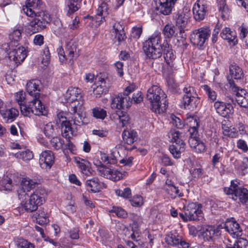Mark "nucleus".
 <instances>
[{"mask_svg":"<svg viewBox=\"0 0 248 248\" xmlns=\"http://www.w3.org/2000/svg\"><path fill=\"white\" fill-rule=\"evenodd\" d=\"M143 49L147 57L152 59L160 58L164 50V57L167 64L170 67H173L176 56L171 47L162 45L159 33L153 34L145 41L143 43Z\"/></svg>","mask_w":248,"mask_h":248,"instance_id":"obj_1","label":"nucleus"},{"mask_svg":"<svg viewBox=\"0 0 248 248\" xmlns=\"http://www.w3.org/2000/svg\"><path fill=\"white\" fill-rule=\"evenodd\" d=\"M32 6L26 4L23 6V11L28 16L34 18L29 23V29L33 32H39L46 27L50 22V16L45 11L36 12Z\"/></svg>","mask_w":248,"mask_h":248,"instance_id":"obj_2","label":"nucleus"},{"mask_svg":"<svg viewBox=\"0 0 248 248\" xmlns=\"http://www.w3.org/2000/svg\"><path fill=\"white\" fill-rule=\"evenodd\" d=\"M167 95L164 91L158 86L153 85L147 93L146 98L151 104L153 111L161 113L167 108Z\"/></svg>","mask_w":248,"mask_h":248,"instance_id":"obj_3","label":"nucleus"},{"mask_svg":"<svg viewBox=\"0 0 248 248\" xmlns=\"http://www.w3.org/2000/svg\"><path fill=\"white\" fill-rule=\"evenodd\" d=\"M46 190L43 188H38L35 189L30 197L29 199L26 202L21 200V205L24 209L29 212L36 211L38 206L43 204L44 202V195Z\"/></svg>","mask_w":248,"mask_h":248,"instance_id":"obj_4","label":"nucleus"},{"mask_svg":"<svg viewBox=\"0 0 248 248\" xmlns=\"http://www.w3.org/2000/svg\"><path fill=\"white\" fill-rule=\"evenodd\" d=\"M58 54L61 62L68 61L70 64H72L79 55L77 43L73 40L66 41L65 51L60 48L58 49Z\"/></svg>","mask_w":248,"mask_h":248,"instance_id":"obj_5","label":"nucleus"},{"mask_svg":"<svg viewBox=\"0 0 248 248\" xmlns=\"http://www.w3.org/2000/svg\"><path fill=\"white\" fill-rule=\"evenodd\" d=\"M21 113L24 116L31 117L32 115H46L47 111L42 105L39 97L34 98L27 105L21 107Z\"/></svg>","mask_w":248,"mask_h":248,"instance_id":"obj_6","label":"nucleus"},{"mask_svg":"<svg viewBox=\"0 0 248 248\" xmlns=\"http://www.w3.org/2000/svg\"><path fill=\"white\" fill-rule=\"evenodd\" d=\"M6 49L7 50V55L9 60L14 65L17 66L20 64L27 57V50L22 46L16 47L13 44H9Z\"/></svg>","mask_w":248,"mask_h":248,"instance_id":"obj_7","label":"nucleus"},{"mask_svg":"<svg viewBox=\"0 0 248 248\" xmlns=\"http://www.w3.org/2000/svg\"><path fill=\"white\" fill-rule=\"evenodd\" d=\"M183 92L185 93L182 102L184 108L189 110H193L200 103V99L197 96L196 93L193 87L186 86Z\"/></svg>","mask_w":248,"mask_h":248,"instance_id":"obj_8","label":"nucleus"},{"mask_svg":"<svg viewBox=\"0 0 248 248\" xmlns=\"http://www.w3.org/2000/svg\"><path fill=\"white\" fill-rule=\"evenodd\" d=\"M211 31L207 27L195 30L190 35L191 42L195 46L201 47L208 40Z\"/></svg>","mask_w":248,"mask_h":248,"instance_id":"obj_9","label":"nucleus"},{"mask_svg":"<svg viewBox=\"0 0 248 248\" xmlns=\"http://www.w3.org/2000/svg\"><path fill=\"white\" fill-rule=\"evenodd\" d=\"M224 191L227 195H234L235 197H238L242 203H245L248 200V190L238 186L233 181H232L230 187L224 188Z\"/></svg>","mask_w":248,"mask_h":248,"instance_id":"obj_10","label":"nucleus"},{"mask_svg":"<svg viewBox=\"0 0 248 248\" xmlns=\"http://www.w3.org/2000/svg\"><path fill=\"white\" fill-rule=\"evenodd\" d=\"M232 104H234V100L230 97L227 103L217 101L214 103V108L217 113L224 117H229L233 113V107Z\"/></svg>","mask_w":248,"mask_h":248,"instance_id":"obj_11","label":"nucleus"},{"mask_svg":"<svg viewBox=\"0 0 248 248\" xmlns=\"http://www.w3.org/2000/svg\"><path fill=\"white\" fill-rule=\"evenodd\" d=\"M39 183V181L35 179L23 178L21 182V188L18 191L19 199L26 200L27 197H29L27 192L34 188Z\"/></svg>","mask_w":248,"mask_h":248,"instance_id":"obj_12","label":"nucleus"},{"mask_svg":"<svg viewBox=\"0 0 248 248\" xmlns=\"http://www.w3.org/2000/svg\"><path fill=\"white\" fill-rule=\"evenodd\" d=\"M131 104L132 101L126 93H120L112 98L111 107L113 109H125Z\"/></svg>","mask_w":248,"mask_h":248,"instance_id":"obj_13","label":"nucleus"},{"mask_svg":"<svg viewBox=\"0 0 248 248\" xmlns=\"http://www.w3.org/2000/svg\"><path fill=\"white\" fill-rule=\"evenodd\" d=\"M190 16V10L187 7H184L174 14L173 19L175 21L176 26L180 28V32L187 25Z\"/></svg>","mask_w":248,"mask_h":248,"instance_id":"obj_14","label":"nucleus"},{"mask_svg":"<svg viewBox=\"0 0 248 248\" xmlns=\"http://www.w3.org/2000/svg\"><path fill=\"white\" fill-rule=\"evenodd\" d=\"M228 80L232 89H235L234 91L236 92L234 101H236L242 107H248V93L245 90L239 89L236 87L234 82L232 79H230L228 77Z\"/></svg>","mask_w":248,"mask_h":248,"instance_id":"obj_15","label":"nucleus"},{"mask_svg":"<svg viewBox=\"0 0 248 248\" xmlns=\"http://www.w3.org/2000/svg\"><path fill=\"white\" fill-rule=\"evenodd\" d=\"M207 11V2L204 0H197L193 7V13L196 21L202 20Z\"/></svg>","mask_w":248,"mask_h":248,"instance_id":"obj_16","label":"nucleus"},{"mask_svg":"<svg viewBox=\"0 0 248 248\" xmlns=\"http://www.w3.org/2000/svg\"><path fill=\"white\" fill-rule=\"evenodd\" d=\"M99 174L106 178L113 181H119L123 178V174L118 170L104 166L99 168Z\"/></svg>","mask_w":248,"mask_h":248,"instance_id":"obj_17","label":"nucleus"},{"mask_svg":"<svg viewBox=\"0 0 248 248\" xmlns=\"http://www.w3.org/2000/svg\"><path fill=\"white\" fill-rule=\"evenodd\" d=\"M185 215L189 221L200 220L202 217V212L196 203H189L185 208Z\"/></svg>","mask_w":248,"mask_h":248,"instance_id":"obj_18","label":"nucleus"},{"mask_svg":"<svg viewBox=\"0 0 248 248\" xmlns=\"http://www.w3.org/2000/svg\"><path fill=\"white\" fill-rule=\"evenodd\" d=\"M53 153L49 150L43 152L40 155L39 163L42 169L49 170L54 162Z\"/></svg>","mask_w":248,"mask_h":248,"instance_id":"obj_19","label":"nucleus"},{"mask_svg":"<svg viewBox=\"0 0 248 248\" xmlns=\"http://www.w3.org/2000/svg\"><path fill=\"white\" fill-rule=\"evenodd\" d=\"M98 79V85L93 89V93L96 97H100L101 94H106L109 88V83L107 78H105L102 76H98L96 79Z\"/></svg>","mask_w":248,"mask_h":248,"instance_id":"obj_20","label":"nucleus"},{"mask_svg":"<svg viewBox=\"0 0 248 248\" xmlns=\"http://www.w3.org/2000/svg\"><path fill=\"white\" fill-rule=\"evenodd\" d=\"M166 242L170 245L177 247L178 248H188L189 244L181 237L173 234H168L165 238Z\"/></svg>","mask_w":248,"mask_h":248,"instance_id":"obj_21","label":"nucleus"},{"mask_svg":"<svg viewBox=\"0 0 248 248\" xmlns=\"http://www.w3.org/2000/svg\"><path fill=\"white\" fill-rule=\"evenodd\" d=\"M224 228L233 237H239L242 235V230L239 224L233 220L227 221Z\"/></svg>","mask_w":248,"mask_h":248,"instance_id":"obj_22","label":"nucleus"},{"mask_svg":"<svg viewBox=\"0 0 248 248\" xmlns=\"http://www.w3.org/2000/svg\"><path fill=\"white\" fill-rule=\"evenodd\" d=\"M177 0H159V5L156 9L159 13L164 15H170Z\"/></svg>","mask_w":248,"mask_h":248,"instance_id":"obj_23","label":"nucleus"},{"mask_svg":"<svg viewBox=\"0 0 248 248\" xmlns=\"http://www.w3.org/2000/svg\"><path fill=\"white\" fill-rule=\"evenodd\" d=\"M41 88V81L38 79H32L26 84L27 92L34 98L39 97Z\"/></svg>","mask_w":248,"mask_h":248,"instance_id":"obj_24","label":"nucleus"},{"mask_svg":"<svg viewBox=\"0 0 248 248\" xmlns=\"http://www.w3.org/2000/svg\"><path fill=\"white\" fill-rule=\"evenodd\" d=\"M137 132L133 130L130 131L124 130L122 136L124 143L126 144L124 145L126 149L132 150L134 148V146L132 147H128V145H131L134 143L137 139Z\"/></svg>","mask_w":248,"mask_h":248,"instance_id":"obj_25","label":"nucleus"},{"mask_svg":"<svg viewBox=\"0 0 248 248\" xmlns=\"http://www.w3.org/2000/svg\"><path fill=\"white\" fill-rule=\"evenodd\" d=\"M65 96L67 102L69 103L83 97L80 89L74 87L69 88L66 92Z\"/></svg>","mask_w":248,"mask_h":248,"instance_id":"obj_26","label":"nucleus"},{"mask_svg":"<svg viewBox=\"0 0 248 248\" xmlns=\"http://www.w3.org/2000/svg\"><path fill=\"white\" fill-rule=\"evenodd\" d=\"M19 112L15 108L0 110V114L7 123L13 122L18 115Z\"/></svg>","mask_w":248,"mask_h":248,"instance_id":"obj_27","label":"nucleus"},{"mask_svg":"<svg viewBox=\"0 0 248 248\" xmlns=\"http://www.w3.org/2000/svg\"><path fill=\"white\" fill-rule=\"evenodd\" d=\"M220 36L222 39L228 40L230 45L232 46L235 45L237 43L235 33L232 31L229 28L226 27L222 30Z\"/></svg>","mask_w":248,"mask_h":248,"instance_id":"obj_28","label":"nucleus"},{"mask_svg":"<svg viewBox=\"0 0 248 248\" xmlns=\"http://www.w3.org/2000/svg\"><path fill=\"white\" fill-rule=\"evenodd\" d=\"M218 231L212 226H206L203 227L202 229V236L204 241H213V237Z\"/></svg>","mask_w":248,"mask_h":248,"instance_id":"obj_29","label":"nucleus"},{"mask_svg":"<svg viewBox=\"0 0 248 248\" xmlns=\"http://www.w3.org/2000/svg\"><path fill=\"white\" fill-rule=\"evenodd\" d=\"M74 160L82 173L86 175L91 174L90 163L87 160L78 157H75Z\"/></svg>","mask_w":248,"mask_h":248,"instance_id":"obj_30","label":"nucleus"},{"mask_svg":"<svg viewBox=\"0 0 248 248\" xmlns=\"http://www.w3.org/2000/svg\"><path fill=\"white\" fill-rule=\"evenodd\" d=\"M102 185L103 184L99 181L97 178L87 180L86 182V186L88 190L93 192H97L100 191Z\"/></svg>","mask_w":248,"mask_h":248,"instance_id":"obj_31","label":"nucleus"},{"mask_svg":"<svg viewBox=\"0 0 248 248\" xmlns=\"http://www.w3.org/2000/svg\"><path fill=\"white\" fill-rule=\"evenodd\" d=\"M186 145L173 143L169 147V151L174 158H180L181 154L185 151Z\"/></svg>","mask_w":248,"mask_h":248,"instance_id":"obj_32","label":"nucleus"},{"mask_svg":"<svg viewBox=\"0 0 248 248\" xmlns=\"http://www.w3.org/2000/svg\"><path fill=\"white\" fill-rule=\"evenodd\" d=\"M188 142L190 147L198 153H203L205 151L206 146L204 143L198 139H189Z\"/></svg>","mask_w":248,"mask_h":248,"instance_id":"obj_33","label":"nucleus"},{"mask_svg":"<svg viewBox=\"0 0 248 248\" xmlns=\"http://www.w3.org/2000/svg\"><path fill=\"white\" fill-rule=\"evenodd\" d=\"M84 100L83 98L75 100L69 103L68 111L70 114L75 113L78 112H83Z\"/></svg>","mask_w":248,"mask_h":248,"instance_id":"obj_34","label":"nucleus"},{"mask_svg":"<svg viewBox=\"0 0 248 248\" xmlns=\"http://www.w3.org/2000/svg\"><path fill=\"white\" fill-rule=\"evenodd\" d=\"M113 33L115 34V38L119 43L124 41L126 38L123 27L119 23H115L113 26Z\"/></svg>","mask_w":248,"mask_h":248,"instance_id":"obj_35","label":"nucleus"},{"mask_svg":"<svg viewBox=\"0 0 248 248\" xmlns=\"http://www.w3.org/2000/svg\"><path fill=\"white\" fill-rule=\"evenodd\" d=\"M108 8L106 3H102L98 8L97 13L96 16V22L99 24L102 22V19L105 20V17L108 15Z\"/></svg>","mask_w":248,"mask_h":248,"instance_id":"obj_36","label":"nucleus"},{"mask_svg":"<svg viewBox=\"0 0 248 248\" xmlns=\"http://www.w3.org/2000/svg\"><path fill=\"white\" fill-rule=\"evenodd\" d=\"M116 115L119 120L118 124L121 127L127 126L130 122V119L128 114L124 111H118Z\"/></svg>","mask_w":248,"mask_h":248,"instance_id":"obj_37","label":"nucleus"},{"mask_svg":"<svg viewBox=\"0 0 248 248\" xmlns=\"http://www.w3.org/2000/svg\"><path fill=\"white\" fill-rule=\"evenodd\" d=\"M62 135L65 139H70L72 135L71 124L70 121L64 122L60 124Z\"/></svg>","mask_w":248,"mask_h":248,"instance_id":"obj_38","label":"nucleus"},{"mask_svg":"<svg viewBox=\"0 0 248 248\" xmlns=\"http://www.w3.org/2000/svg\"><path fill=\"white\" fill-rule=\"evenodd\" d=\"M171 137V140L173 143H177L178 144L186 145L184 142L185 134L179 131H175L170 133Z\"/></svg>","mask_w":248,"mask_h":248,"instance_id":"obj_39","label":"nucleus"},{"mask_svg":"<svg viewBox=\"0 0 248 248\" xmlns=\"http://www.w3.org/2000/svg\"><path fill=\"white\" fill-rule=\"evenodd\" d=\"M80 0H67L66 4L68 13L72 14L77 11L80 7Z\"/></svg>","mask_w":248,"mask_h":248,"instance_id":"obj_40","label":"nucleus"},{"mask_svg":"<svg viewBox=\"0 0 248 248\" xmlns=\"http://www.w3.org/2000/svg\"><path fill=\"white\" fill-rule=\"evenodd\" d=\"M230 74L232 78H233L235 79H241L243 76V72L242 69L236 64L230 66Z\"/></svg>","mask_w":248,"mask_h":248,"instance_id":"obj_41","label":"nucleus"},{"mask_svg":"<svg viewBox=\"0 0 248 248\" xmlns=\"http://www.w3.org/2000/svg\"><path fill=\"white\" fill-rule=\"evenodd\" d=\"M218 8L221 17L225 20L227 18L230 13L229 9L226 3V0H219Z\"/></svg>","mask_w":248,"mask_h":248,"instance_id":"obj_42","label":"nucleus"},{"mask_svg":"<svg viewBox=\"0 0 248 248\" xmlns=\"http://www.w3.org/2000/svg\"><path fill=\"white\" fill-rule=\"evenodd\" d=\"M21 37V31L17 29L14 30L9 34V38L10 41L7 44V46H8L9 44H11L16 47V45H18V42L20 39Z\"/></svg>","mask_w":248,"mask_h":248,"instance_id":"obj_43","label":"nucleus"},{"mask_svg":"<svg viewBox=\"0 0 248 248\" xmlns=\"http://www.w3.org/2000/svg\"><path fill=\"white\" fill-rule=\"evenodd\" d=\"M15 157L18 159H21L23 161H28L33 158V154L29 150L18 152L13 155Z\"/></svg>","mask_w":248,"mask_h":248,"instance_id":"obj_44","label":"nucleus"},{"mask_svg":"<svg viewBox=\"0 0 248 248\" xmlns=\"http://www.w3.org/2000/svg\"><path fill=\"white\" fill-rule=\"evenodd\" d=\"M43 132L48 138L53 137L56 135L55 125L51 122L47 123L44 125Z\"/></svg>","mask_w":248,"mask_h":248,"instance_id":"obj_45","label":"nucleus"},{"mask_svg":"<svg viewBox=\"0 0 248 248\" xmlns=\"http://www.w3.org/2000/svg\"><path fill=\"white\" fill-rule=\"evenodd\" d=\"M93 116L96 118L101 120H104L107 116V111L104 109L99 108L95 107L92 109Z\"/></svg>","mask_w":248,"mask_h":248,"instance_id":"obj_46","label":"nucleus"},{"mask_svg":"<svg viewBox=\"0 0 248 248\" xmlns=\"http://www.w3.org/2000/svg\"><path fill=\"white\" fill-rule=\"evenodd\" d=\"M199 118L195 115H187L186 121L189 127H199Z\"/></svg>","mask_w":248,"mask_h":248,"instance_id":"obj_47","label":"nucleus"},{"mask_svg":"<svg viewBox=\"0 0 248 248\" xmlns=\"http://www.w3.org/2000/svg\"><path fill=\"white\" fill-rule=\"evenodd\" d=\"M109 212L115 214L118 217L125 218L128 217L127 213L121 207L113 206Z\"/></svg>","mask_w":248,"mask_h":248,"instance_id":"obj_48","label":"nucleus"},{"mask_svg":"<svg viewBox=\"0 0 248 248\" xmlns=\"http://www.w3.org/2000/svg\"><path fill=\"white\" fill-rule=\"evenodd\" d=\"M16 248H34V245L23 238H17L15 240Z\"/></svg>","mask_w":248,"mask_h":248,"instance_id":"obj_49","label":"nucleus"},{"mask_svg":"<svg viewBox=\"0 0 248 248\" xmlns=\"http://www.w3.org/2000/svg\"><path fill=\"white\" fill-rule=\"evenodd\" d=\"M163 32L166 37L171 38L175 34V27L173 25L167 24L164 28Z\"/></svg>","mask_w":248,"mask_h":248,"instance_id":"obj_50","label":"nucleus"},{"mask_svg":"<svg viewBox=\"0 0 248 248\" xmlns=\"http://www.w3.org/2000/svg\"><path fill=\"white\" fill-rule=\"evenodd\" d=\"M37 217H36L37 222L40 224H46L48 222V215L46 213L44 210H39Z\"/></svg>","mask_w":248,"mask_h":248,"instance_id":"obj_51","label":"nucleus"},{"mask_svg":"<svg viewBox=\"0 0 248 248\" xmlns=\"http://www.w3.org/2000/svg\"><path fill=\"white\" fill-rule=\"evenodd\" d=\"M223 155V149L220 148L217 151L214 155L212 157V164L213 168H216L217 164L219 163L222 159Z\"/></svg>","mask_w":248,"mask_h":248,"instance_id":"obj_52","label":"nucleus"},{"mask_svg":"<svg viewBox=\"0 0 248 248\" xmlns=\"http://www.w3.org/2000/svg\"><path fill=\"white\" fill-rule=\"evenodd\" d=\"M82 112H78L75 113L71 114L73 115L71 118V121L73 122L74 124L80 125L83 124Z\"/></svg>","mask_w":248,"mask_h":248,"instance_id":"obj_53","label":"nucleus"},{"mask_svg":"<svg viewBox=\"0 0 248 248\" xmlns=\"http://www.w3.org/2000/svg\"><path fill=\"white\" fill-rule=\"evenodd\" d=\"M50 142L52 146L57 150L62 148L64 144V141L57 137H53Z\"/></svg>","mask_w":248,"mask_h":248,"instance_id":"obj_54","label":"nucleus"},{"mask_svg":"<svg viewBox=\"0 0 248 248\" xmlns=\"http://www.w3.org/2000/svg\"><path fill=\"white\" fill-rule=\"evenodd\" d=\"M4 185L0 187V190L2 191H10L13 189V185L11 178H7L4 179L3 182Z\"/></svg>","mask_w":248,"mask_h":248,"instance_id":"obj_55","label":"nucleus"},{"mask_svg":"<svg viewBox=\"0 0 248 248\" xmlns=\"http://www.w3.org/2000/svg\"><path fill=\"white\" fill-rule=\"evenodd\" d=\"M130 218L133 221L135 228L139 227L142 223V218L140 216L134 213L130 214Z\"/></svg>","mask_w":248,"mask_h":248,"instance_id":"obj_56","label":"nucleus"},{"mask_svg":"<svg viewBox=\"0 0 248 248\" xmlns=\"http://www.w3.org/2000/svg\"><path fill=\"white\" fill-rule=\"evenodd\" d=\"M116 194L125 199L129 198L131 195V189L129 187H126L124 190L117 189L115 191Z\"/></svg>","mask_w":248,"mask_h":248,"instance_id":"obj_57","label":"nucleus"},{"mask_svg":"<svg viewBox=\"0 0 248 248\" xmlns=\"http://www.w3.org/2000/svg\"><path fill=\"white\" fill-rule=\"evenodd\" d=\"M131 204L134 207H140L143 204V199L141 196L136 195L129 200Z\"/></svg>","mask_w":248,"mask_h":248,"instance_id":"obj_58","label":"nucleus"},{"mask_svg":"<svg viewBox=\"0 0 248 248\" xmlns=\"http://www.w3.org/2000/svg\"><path fill=\"white\" fill-rule=\"evenodd\" d=\"M15 97L16 101L18 103L21 109V107L24 105L23 102L25 99V93L22 91L18 92L15 94Z\"/></svg>","mask_w":248,"mask_h":248,"instance_id":"obj_59","label":"nucleus"},{"mask_svg":"<svg viewBox=\"0 0 248 248\" xmlns=\"http://www.w3.org/2000/svg\"><path fill=\"white\" fill-rule=\"evenodd\" d=\"M233 248H248L247 239L240 238L233 245Z\"/></svg>","mask_w":248,"mask_h":248,"instance_id":"obj_60","label":"nucleus"},{"mask_svg":"<svg viewBox=\"0 0 248 248\" xmlns=\"http://www.w3.org/2000/svg\"><path fill=\"white\" fill-rule=\"evenodd\" d=\"M204 90L205 91L209 99H210L212 102L216 100L217 94L214 91L212 90L207 85L204 86Z\"/></svg>","mask_w":248,"mask_h":248,"instance_id":"obj_61","label":"nucleus"},{"mask_svg":"<svg viewBox=\"0 0 248 248\" xmlns=\"http://www.w3.org/2000/svg\"><path fill=\"white\" fill-rule=\"evenodd\" d=\"M167 192L168 194L171 196L172 198H175L176 196L179 197H182L183 196V194L180 191L178 187L175 186L171 187L170 189H168Z\"/></svg>","mask_w":248,"mask_h":248,"instance_id":"obj_62","label":"nucleus"},{"mask_svg":"<svg viewBox=\"0 0 248 248\" xmlns=\"http://www.w3.org/2000/svg\"><path fill=\"white\" fill-rule=\"evenodd\" d=\"M172 124L178 128H181L183 126V123L181 121V119L176 117L174 115L171 116Z\"/></svg>","mask_w":248,"mask_h":248,"instance_id":"obj_63","label":"nucleus"},{"mask_svg":"<svg viewBox=\"0 0 248 248\" xmlns=\"http://www.w3.org/2000/svg\"><path fill=\"white\" fill-rule=\"evenodd\" d=\"M142 31L141 27H134L132 28L131 35L134 38L138 39L140 36Z\"/></svg>","mask_w":248,"mask_h":248,"instance_id":"obj_64","label":"nucleus"}]
</instances>
